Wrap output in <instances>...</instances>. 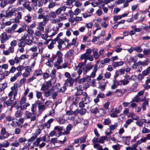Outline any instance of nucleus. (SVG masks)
<instances>
[{
  "label": "nucleus",
  "instance_id": "obj_49",
  "mask_svg": "<svg viewBox=\"0 0 150 150\" xmlns=\"http://www.w3.org/2000/svg\"><path fill=\"white\" fill-rule=\"evenodd\" d=\"M136 124L137 125L140 127H141L142 126L143 124L142 122L141 119H138L136 122Z\"/></svg>",
  "mask_w": 150,
  "mask_h": 150
},
{
  "label": "nucleus",
  "instance_id": "obj_44",
  "mask_svg": "<svg viewBox=\"0 0 150 150\" xmlns=\"http://www.w3.org/2000/svg\"><path fill=\"white\" fill-rule=\"evenodd\" d=\"M56 71L55 69H54L52 70L51 73L50 74V76L52 78V79H54L56 77Z\"/></svg>",
  "mask_w": 150,
  "mask_h": 150
},
{
  "label": "nucleus",
  "instance_id": "obj_50",
  "mask_svg": "<svg viewBox=\"0 0 150 150\" xmlns=\"http://www.w3.org/2000/svg\"><path fill=\"white\" fill-rule=\"evenodd\" d=\"M18 124V122L16 121V119H14L12 121L11 124V126L14 127H16Z\"/></svg>",
  "mask_w": 150,
  "mask_h": 150
},
{
  "label": "nucleus",
  "instance_id": "obj_38",
  "mask_svg": "<svg viewBox=\"0 0 150 150\" xmlns=\"http://www.w3.org/2000/svg\"><path fill=\"white\" fill-rule=\"evenodd\" d=\"M60 140L59 142L60 143H64L66 141L67 138L64 136V135L61 136L59 138Z\"/></svg>",
  "mask_w": 150,
  "mask_h": 150
},
{
  "label": "nucleus",
  "instance_id": "obj_31",
  "mask_svg": "<svg viewBox=\"0 0 150 150\" xmlns=\"http://www.w3.org/2000/svg\"><path fill=\"white\" fill-rule=\"evenodd\" d=\"M97 70V66L95 65L94 67L93 71L91 73V75L90 76L91 77L94 78L95 77L96 74V72Z\"/></svg>",
  "mask_w": 150,
  "mask_h": 150
},
{
  "label": "nucleus",
  "instance_id": "obj_63",
  "mask_svg": "<svg viewBox=\"0 0 150 150\" xmlns=\"http://www.w3.org/2000/svg\"><path fill=\"white\" fill-rule=\"evenodd\" d=\"M90 111L92 113L94 114H96L97 112H99L98 109L96 107L93 108H91Z\"/></svg>",
  "mask_w": 150,
  "mask_h": 150
},
{
  "label": "nucleus",
  "instance_id": "obj_1",
  "mask_svg": "<svg viewBox=\"0 0 150 150\" xmlns=\"http://www.w3.org/2000/svg\"><path fill=\"white\" fill-rule=\"evenodd\" d=\"M25 10L21 7L17 8H14L11 9L8 11H7L5 16L6 17H10L16 14L17 12V16L13 20V23H19L20 22L19 20L22 18V14L21 12H24Z\"/></svg>",
  "mask_w": 150,
  "mask_h": 150
},
{
  "label": "nucleus",
  "instance_id": "obj_3",
  "mask_svg": "<svg viewBox=\"0 0 150 150\" xmlns=\"http://www.w3.org/2000/svg\"><path fill=\"white\" fill-rule=\"evenodd\" d=\"M86 54H82L80 56V58L81 59H85L84 62L85 63H86V61L88 60L90 61H93V57L92 55H86Z\"/></svg>",
  "mask_w": 150,
  "mask_h": 150
},
{
  "label": "nucleus",
  "instance_id": "obj_9",
  "mask_svg": "<svg viewBox=\"0 0 150 150\" xmlns=\"http://www.w3.org/2000/svg\"><path fill=\"white\" fill-rule=\"evenodd\" d=\"M91 77L90 76L87 75L84 78L81 79L78 81L79 83L84 82L86 81L89 82L91 81Z\"/></svg>",
  "mask_w": 150,
  "mask_h": 150
},
{
  "label": "nucleus",
  "instance_id": "obj_22",
  "mask_svg": "<svg viewBox=\"0 0 150 150\" xmlns=\"http://www.w3.org/2000/svg\"><path fill=\"white\" fill-rule=\"evenodd\" d=\"M93 57H94L96 59H97L99 58L100 57V54L98 53L97 50H95L94 49L93 50Z\"/></svg>",
  "mask_w": 150,
  "mask_h": 150
},
{
  "label": "nucleus",
  "instance_id": "obj_54",
  "mask_svg": "<svg viewBox=\"0 0 150 150\" xmlns=\"http://www.w3.org/2000/svg\"><path fill=\"white\" fill-rule=\"evenodd\" d=\"M22 115V113L19 110L16 111L15 114V116L17 118L21 117Z\"/></svg>",
  "mask_w": 150,
  "mask_h": 150
},
{
  "label": "nucleus",
  "instance_id": "obj_30",
  "mask_svg": "<svg viewBox=\"0 0 150 150\" xmlns=\"http://www.w3.org/2000/svg\"><path fill=\"white\" fill-rule=\"evenodd\" d=\"M57 39H54L48 45V48L50 49H52L54 47V45L55 44L56 42Z\"/></svg>",
  "mask_w": 150,
  "mask_h": 150
},
{
  "label": "nucleus",
  "instance_id": "obj_17",
  "mask_svg": "<svg viewBox=\"0 0 150 150\" xmlns=\"http://www.w3.org/2000/svg\"><path fill=\"white\" fill-rule=\"evenodd\" d=\"M146 141V137H142L140 140H138L134 144L137 147L138 145L141 144L142 143H144Z\"/></svg>",
  "mask_w": 150,
  "mask_h": 150
},
{
  "label": "nucleus",
  "instance_id": "obj_32",
  "mask_svg": "<svg viewBox=\"0 0 150 150\" xmlns=\"http://www.w3.org/2000/svg\"><path fill=\"white\" fill-rule=\"evenodd\" d=\"M58 30L59 29L57 27H56L54 29H53L51 31V33H50L51 34L50 35V37H52L55 35L57 33Z\"/></svg>",
  "mask_w": 150,
  "mask_h": 150
},
{
  "label": "nucleus",
  "instance_id": "obj_37",
  "mask_svg": "<svg viewBox=\"0 0 150 150\" xmlns=\"http://www.w3.org/2000/svg\"><path fill=\"white\" fill-rule=\"evenodd\" d=\"M149 73H150V68H147L142 72V74L144 76H146Z\"/></svg>",
  "mask_w": 150,
  "mask_h": 150
},
{
  "label": "nucleus",
  "instance_id": "obj_12",
  "mask_svg": "<svg viewBox=\"0 0 150 150\" xmlns=\"http://www.w3.org/2000/svg\"><path fill=\"white\" fill-rule=\"evenodd\" d=\"M72 125L70 124H69L67 126L66 128V130L64 131V132H60L59 136H61L62 134L63 135H67L69 133V132L71 130V128L72 127Z\"/></svg>",
  "mask_w": 150,
  "mask_h": 150
},
{
  "label": "nucleus",
  "instance_id": "obj_13",
  "mask_svg": "<svg viewBox=\"0 0 150 150\" xmlns=\"http://www.w3.org/2000/svg\"><path fill=\"white\" fill-rule=\"evenodd\" d=\"M10 74V72L6 71L0 74V81L4 79L5 77Z\"/></svg>",
  "mask_w": 150,
  "mask_h": 150
},
{
  "label": "nucleus",
  "instance_id": "obj_6",
  "mask_svg": "<svg viewBox=\"0 0 150 150\" xmlns=\"http://www.w3.org/2000/svg\"><path fill=\"white\" fill-rule=\"evenodd\" d=\"M120 113V111L119 110H118L116 108H113L112 110V111H111L110 116L112 117H118V115H117V114Z\"/></svg>",
  "mask_w": 150,
  "mask_h": 150
},
{
  "label": "nucleus",
  "instance_id": "obj_16",
  "mask_svg": "<svg viewBox=\"0 0 150 150\" xmlns=\"http://www.w3.org/2000/svg\"><path fill=\"white\" fill-rule=\"evenodd\" d=\"M32 16L30 14H28L25 16L24 18L25 21L28 23H30L32 21Z\"/></svg>",
  "mask_w": 150,
  "mask_h": 150
},
{
  "label": "nucleus",
  "instance_id": "obj_34",
  "mask_svg": "<svg viewBox=\"0 0 150 150\" xmlns=\"http://www.w3.org/2000/svg\"><path fill=\"white\" fill-rule=\"evenodd\" d=\"M63 127H61L59 126H56L54 127V130H57L58 132H59L58 134V136H57V137H59L60 136H59L60 135L59 133L61 132H60L63 129Z\"/></svg>",
  "mask_w": 150,
  "mask_h": 150
},
{
  "label": "nucleus",
  "instance_id": "obj_28",
  "mask_svg": "<svg viewBox=\"0 0 150 150\" xmlns=\"http://www.w3.org/2000/svg\"><path fill=\"white\" fill-rule=\"evenodd\" d=\"M42 74V71L40 69L36 70L33 73L34 75L36 76H40Z\"/></svg>",
  "mask_w": 150,
  "mask_h": 150
},
{
  "label": "nucleus",
  "instance_id": "obj_56",
  "mask_svg": "<svg viewBox=\"0 0 150 150\" xmlns=\"http://www.w3.org/2000/svg\"><path fill=\"white\" fill-rule=\"evenodd\" d=\"M19 40L20 42V43H18V46L20 47H24L25 45V43L23 41V40L21 39H19Z\"/></svg>",
  "mask_w": 150,
  "mask_h": 150
},
{
  "label": "nucleus",
  "instance_id": "obj_53",
  "mask_svg": "<svg viewBox=\"0 0 150 150\" xmlns=\"http://www.w3.org/2000/svg\"><path fill=\"white\" fill-rule=\"evenodd\" d=\"M66 4L68 8H71L72 7V1L71 0H67L66 2Z\"/></svg>",
  "mask_w": 150,
  "mask_h": 150
},
{
  "label": "nucleus",
  "instance_id": "obj_35",
  "mask_svg": "<svg viewBox=\"0 0 150 150\" xmlns=\"http://www.w3.org/2000/svg\"><path fill=\"white\" fill-rule=\"evenodd\" d=\"M93 67V65L92 64V63L91 62H89L86 65V69L87 70L89 71L91 70Z\"/></svg>",
  "mask_w": 150,
  "mask_h": 150
},
{
  "label": "nucleus",
  "instance_id": "obj_51",
  "mask_svg": "<svg viewBox=\"0 0 150 150\" xmlns=\"http://www.w3.org/2000/svg\"><path fill=\"white\" fill-rule=\"evenodd\" d=\"M53 119H51L49 120L46 123L44 124L45 126L47 127V128H48L50 127V124L53 122Z\"/></svg>",
  "mask_w": 150,
  "mask_h": 150
},
{
  "label": "nucleus",
  "instance_id": "obj_40",
  "mask_svg": "<svg viewBox=\"0 0 150 150\" xmlns=\"http://www.w3.org/2000/svg\"><path fill=\"white\" fill-rule=\"evenodd\" d=\"M23 41H24L25 44L29 45H31L33 42L32 40H30L29 38Z\"/></svg>",
  "mask_w": 150,
  "mask_h": 150
},
{
  "label": "nucleus",
  "instance_id": "obj_47",
  "mask_svg": "<svg viewBox=\"0 0 150 150\" xmlns=\"http://www.w3.org/2000/svg\"><path fill=\"white\" fill-rule=\"evenodd\" d=\"M110 61V59L108 58H106L101 60L100 63L103 64L109 63Z\"/></svg>",
  "mask_w": 150,
  "mask_h": 150
},
{
  "label": "nucleus",
  "instance_id": "obj_21",
  "mask_svg": "<svg viewBox=\"0 0 150 150\" xmlns=\"http://www.w3.org/2000/svg\"><path fill=\"white\" fill-rule=\"evenodd\" d=\"M122 138L123 141L125 142V144L128 145L129 144V140L131 138V136L122 137Z\"/></svg>",
  "mask_w": 150,
  "mask_h": 150
},
{
  "label": "nucleus",
  "instance_id": "obj_60",
  "mask_svg": "<svg viewBox=\"0 0 150 150\" xmlns=\"http://www.w3.org/2000/svg\"><path fill=\"white\" fill-rule=\"evenodd\" d=\"M25 72L30 74V72L32 71L31 67H29L28 66H26L25 67Z\"/></svg>",
  "mask_w": 150,
  "mask_h": 150
},
{
  "label": "nucleus",
  "instance_id": "obj_36",
  "mask_svg": "<svg viewBox=\"0 0 150 150\" xmlns=\"http://www.w3.org/2000/svg\"><path fill=\"white\" fill-rule=\"evenodd\" d=\"M149 60L148 59H146L143 62L138 61L139 63L140 66H145L147 65L148 64Z\"/></svg>",
  "mask_w": 150,
  "mask_h": 150
},
{
  "label": "nucleus",
  "instance_id": "obj_4",
  "mask_svg": "<svg viewBox=\"0 0 150 150\" xmlns=\"http://www.w3.org/2000/svg\"><path fill=\"white\" fill-rule=\"evenodd\" d=\"M133 77H134V76H132L130 77L129 75L126 74L125 76V79H123L120 80V82L123 85H126L129 83V80Z\"/></svg>",
  "mask_w": 150,
  "mask_h": 150
},
{
  "label": "nucleus",
  "instance_id": "obj_33",
  "mask_svg": "<svg viewBox=\"0 0 150 150\" xmlns=\"http://www.w3.org/2000/svg\"><path fill=\"white\" fill-rule=\"evenodd\" d=\"M36 96L38 99H41L42 101L44 100L42 98V93L41 92L36 91Z\"/></svg>",
  "mask_w": 150,
  "mask_h": 150
},
{
  "label": "nucleus",
  "instance_id": "obj_5",
  "mask_svg": "<svg viewBox=\"0 0 150 150\" xmlns=\"http://www.w3.org/2000/svg\"><path fill=\"white\" fill-rule=\"evenodd\" d=\"M82 96H83V97L82 98V100L84 103L87 104L91 102V99L88 96L86 93L83 92Z\"/></svg>",
  "mask_w": 150,
  "mask_h": 150
},
{
  "label": "nucleus",
  "instance_id": "obj_27",
  "mask_svg": "<svg viewBox=\"0 0 150 150\" xmlns=\"http://www.w3.org/2000/svg\"><path fill=\"white\" fill-rule=\"evenodd\" d=\"M24 6L29 11H31L32 8L30 6V4L29 2L25 3L24 4Z\"/></svg>",
  "mask_w": 150,
  "mask_h": 150
},
{
  "label": "nucleus",
  "instance_id": "obj_59",
  "mask_svg": "<svg viewBox=\"0 0 150 150\" xmlns=\"http://www.w3.org/2000/svg\"><path fill=\"white\" fill-rule=\"evenodd\" d=\"M25 67L24 66L21 65H19L16 67V70L20 72H21L22 71H23Z\"/></svg>",
  "mask_w": 150,
  "mask_h": 150
},
{
  "label": "nucleus",
  "instance_id": "obj_19",
  "mask_svg": "<svg viewBox=\"0 0 150 150\" xmlns=\"http://www.w3.org/2000/svg\"><path fill=\"white\" fill-rule=\"evenodd\" d=\"M37 111V105L35 104H33L31 108V111L33 115L34 114H38V113H37L36 112Z\"/></svg>",
  "mask_w": 150,
  "mask_h": 150
},
{
  "label": "nucleus",
  "instance_id": "obj_48",
  "mask_svg": "<svg viewBox=\"0 0 150 150\" xmlns=\"http://www.w3.org/2000/svg\"><path fill=\"white\" fill-rule=\"evenodd\" d=\"M57 120L60 124H63L66 121L64 119H63L60 117L57 118Z\"/></svg>",
  "mask_w": 150,
  "mask_h": 150
},
{
  "label": "nucleus",
  "instance_id": "obj_2",
  "mask_svg": "<svg viewBox=\"0 0 150 150\" xmlns=\"http://www.w3.org/2000/svg\"><path fill=\"white\" fill-rule=\"evenodd\" d=\"M49 140L50 137L49 135H46L42 137L37 138L36 141L34 142L33 144L34 146H38L41 141H43L47 142Z\"/></svg>",
  "mask_w": 150,
  "mask_h": 150
},
{
  "label": "nucleus",
  "instance_id": "obj_25",
  "mask_svg": "<svg viewBox=\"0 0 150 150\" xmlns=\"http://www.w3.org/2000/svg\"><path fill=\"white\" fill-rule=\"evenodd\" d=\"M68 16V14L67 13H64L61 15V16H58L60 21L66 20L67 19V17Z\"/></svg>",
  "mask_w": 150,
  "mask_h": 150
},
{
  "label": "nucleus",
  "instance_id": "obj_52",
  "mask_svg": "<svg viewBox=\"0 0 150 150\" xmlns=\"http://www.w3.org/2000/svg\"><path fill=\"white\" fill-rule=\"evenodd\" d=\"M81 86H79V88H77V93L76 95H80L82 94V91L81 89Z\"/></svg>",
  "mask_w": 150,
  "mask_h": 150
},
{
  "label": "nucleus",
  "instance_id": "obj_23",
  "mask_svg": "<svg viewBox=\"0 0 150 150\" xmlns=\"http://www.w3.org/2000/svg\"><path fill=\"white\" fill-rule=\"evenodd\" d=\"M133 122V120L131 119H128L126 121L124 125V127L125 128H127L128 125L130 124Z\"/></svg>",
  "mask_w": 150,
  "mask_h": 150
},
{
  "label": "nucleus",
  "instance_id": "obj_29",
  "mask_svg": "<svg viewBox=\"0 0 150 150\" xmlns=\"http://www.w3.org/2000/svg\"><path fill=\"white\" fill-rule=\"evenodd\" d=\"M1 134L4 136H7V138L9 136L8 133L6 130L5 128L3 127L2 128L1 131Z\"/></svg>",
  "mask_w": 150,
  "mask_h": 150
},
{
  "label": "nucleus",
  "instance_id": "obj_18",
  "mask_svg": "<svg viewBox=\"0 0 150 150\" xmlns=\"http://www.w3.org/2000/svg\"><path fill=\"white\" fill-rule=\"evenodd\" d=\"M74 50H70L67 52L65 54V57L66 58L71 59L72 57L73 54L74 53Z\"/></svg>",
  "mask_w": 150,
  "mask_h": 150
},
{
  "label": "nucleus",
  "instance_id": "obj_14",
  "mask_svg": "<svg viewBox=\"0 0 150 150\" xmlns=\"http://www.w3.org/2000/svg\"><path fill=\"white\" fill-rule=\"evenodd\" d=\"M11 91L14 92V96H16L18 91V85L16 84H15L11 88Z\"/></svg>",
  "mask_w": 150,
  "mask_h": 150
},
{
  "label": "nucleus",
  "instance_id": "obj_10",
  "mask_svg": "<svg viewBox=\"0 0 150 150\" xmlns=\"http://www.w3.org/2000/svg\"><path fill=\"white\" fill-rule=\"evenodd\" d=\"M30 104L28 103L17 104V108H20L21 110H23L26 109L27 107L29 106Z\"/></svg>",
  "mask_w": 150,
  "mask_h": 150
},
{
  "label": "nucleus",
  "instance_id": "obj_42",
  "mask_svg": "<svg viewBox=\"0 0 150 150\" xmlns=\"http://www.w3.org/2000/svg\"><path fill=\"white\" fill-rule=\"evenodd\" d=\"M33 114L32 113H31L28 111H25V119H28L30 118Z\"/></svg>",
  "mask_w": 150,
  "mask_h": 150
},
{
  "label": "nucleus",
  "instance_id": "obj_7",
  "mask_svg": "<svg viewBox=\"0 0 150 150\" xmlns=\"http://www.w3.org/2000/svg\"><path fill=\"white\" fill-rule=\"evenodd\" d=\"M8 39V37L6 32H4L1 34L0 39V41L1 43H4Z\"/></svg>",
  "mask_w": 150,
  "mask_h": 150
},
{
  "label": "nucleus",
  "instance_id": "obj_57",
  "mask_svg": "<svg viewBox=\"0 0 150 150\" xmlns=\"http://www.w3.org/2000/svg\"><path fill=\"white\" fill-rule=\"evenodd\" d=\"M85 137H82L80 139H77L76 140V143L79 142L80 143L84 142L85 141Z\"/></svg>",
  "mask_w": 150,
  "mask_h": 150
},
{
  "label": "nucleus",
  "instance_id": "obj_41",
  "mask_svg": "<svg viewBox=\"0 0 150 150\" xmlns=\"http://www.w3.org/2000/svg\"><path fill=\"white\" fill-rule=\"evenodd\" d=\"M137 147L136 145L134 144L132 145V147L128 146L126 147L125 149L126 150H137Z\"/></svg>",
  "mask_w": 150,
  "mask_h": 150
},
{
  "label": "nucleus",
  "instance_id": "obj_15",
  "mask_svg": "<svg viewBox=\"0 0 150 150\" xmlns=\"http://www.w3.org/2000/svg\"><path fill=\"white\" fill-rule=\"evenodd\" d=\"M74 82V80L71 78H69L66 80L65 84L70 86L73 85Z\"/></svg>",
  "mask_w": 150,
  "mask_h": 150
},
{
  "label": "nucleus",
  "instance_id": "obj_46",
  "mask_svg": "<svg viewBox=\"0 0 150 150\" xmlns=\"http://www.w3.org/2000/svg\"><path fill=\"white\" fill-rule=\"evenodd\" d=\"M44 96L46 97H48L51 95L50 91L49 89L45 91L44 92Z\"/></svg>",
  "mask_w": 150,
  "mask_h": 150
},
{
  "label": "nucleus",
  "instance_id": "obj_43",
  "mask_svg": "<svg viewBox=\"0 0 150 150\" xmlns=\"http://www.w3.org/2000/svg\"><path fill=\"white\" fill-rule=\"evenodd\" d=\"M140 96L137 95L135 96L134 99L132 100L131 102H135L138 103L140 101Z\"/></svg>",
  "mask_w": 150,
  "mask_h": 150
},
{
  "label": "nucleus",
  "instance_id": "obj_11",
  "mask_svg": "<svg viewBox=\"0 0 150 150\" xmlns=\"http://www.w3.org/2000/svg\"><path fill=\"white\" fill-rule=\"evenodd\" d=\"M132 67L134 69H138L137 70V72H140L142 69V67L140 66L139 62H137L135 63L132 65Z\"/></svg>",
  "mask_w": 150,
  "mask_h": 150
},
{
  "label": "nucleus",
  "instance_id": "obj_24",
  "mask_svg": "<svg viewBox=\"0 0 150 150\" xmlns=\"http://www.w3.org/2000/svg\"><path fill=\"white\" fill-rule=\"evenodd\" d=\"M25 26L28 27V29L27 30V33L30 37H32L34 33L33 30L31 28H30L28 26L25 25Z\"/></svg>",
  "mask_w": 150,
  "mask_h": 150
},
{
  "label": "nucleus",
  "instance_id": "obj_39",
  "mask_svg": "<svg viewBox=\"0 0 150 150\" xmlns=\"http://www.w3.org/2000/svg\"><path fill=\"white\" fill-rule=\"evenodd\" d=\"M30 36L26 33H24L22 34V36L21 38L22 40H23V41L29 38Z\"/></svg>",
  "mask_w": 150,
  "mask_h": 150
},
{
  "label": "nucleus",
  "instance_id": "obj_62",
  "mask_svg": "<svg viewBox=\"0 0 150 150\" xmlns=\"http://www.w3.org/2000/svg\"><path fill=\"white\" fill-rule=\"evenodd\" d=\"M117 127V124H116L115 125H110V131H113Z\"/></svg>",
  "mask_w": 150,
  "mask_h": 150
},
{
  "label": "nucleus",
  "instance_id": "obj_64",
  "mask_svg": "<svg viewBox=\"0 0 150 150\" xmlns=\"http://www.w3.org/2000/svg\"><path fill=\"white\" fill-rule=\"evenodd\" d=\"M112 148L114 150H120V145L118 144H117L112 146Z\"/></svg>",
  "mask_w": 150,
  "mask_h": 150
},
{
  "label": "nucleus",
  "instance_id": "obj_45",
  "mask_svg": "<svg viewBox=\"0 0 150 150\" xmlns=\"http://www.w3.org/2000/svg\"><path fill=\"white\" fill-rule=\"evenodd\" d=\"M49 16L50 17L55 18L56 17L57 14L56 13V12L51 11L49 13Z\"/></svg>",
  "mask_w": 150,
  "mask_h": 150
},
{
  "label": "nucleus",
  "instance_id": "obj_55",
  "mask_svg": "<svg viewBox=\"0 0 150 150\" xmlns=\"http://www.w3.org/2000/svg\"><path fill=\"white\" fill-rule=\"evenodd\" d=\"M111 123V121L110 119L108 118L105 119L104 120V121L103 122V124L105 125H110Z\"/></svg>",
  "mask_w": 150,
  "mask_h": 150
},
{
  "label": "nucleus",
  "instance_id": "obj_61",
  "mask_svg": "<svg viewBox=\"0 0 150 150\" xmlns=\"http://www.w3.org/2000/svg\"><path fill=\"white\" fill-rule=\"evenodd\" d=\"M51 22L53 23H59L60 21V20L59 18L55 19H51L50 20Z\"/></svg>",
  "mask_w": 150,
  "mask_h": 150
},
{
  "label": "nucleus",
  "instance_id": "obj_8",
  "mask_svg": "<svg viewBox=\"0 0 150 150\" xmlns=\"http://www.w3.org/2000/svg\"><path fill=\"white\" fill-rule=\"evenodd\" d=\"M62 62V58H57V60L54 64L55 67L57 69H62L61 66H59V65L61 64Z\"/></svg>",
  "mask_w": 150,
  "mask_h": 150
},
{
  "label": "nucleus",
  "instance_id": "obj_20",
  "mask_svg": "<svg viewBox=\"0 0 150 150\" xmlns=\"http://www.w3.org/2000/svg\"><path fill=\"white\" fill-rule=\"evenodd\" d=\"M66 7L65 6H62L59 8L56 11V13L57 15L60 14L62 11H66Z\"/></svg>",
  "mask_w": 150,
  "mask_h": 150
},
{
  "label": "nucleus",
  "instance_id": "obj_26",
  "mask_svg": "<svg viewBox=\"0 0 150 150\" xmlns=\"http://www.w3.org/2000/svg\"><path fill=\"white\" fill-rule=\"evenodd\" d=\"M115 93H116L119 97H120L123 96L124 94L123 92H122L121 90L120 89H117L115 92Z\"/></svg>",
  "mask_w": 150,
  "mask_h": 150
},
{
  "label": "nucleus",
  "instance_id": "obj_58",
  "mask_svg": "<svg viewBox=\"0 0 150 150\" xmlns=\"http://www.w3.org/2000/svg\"><path fill=\"white\" fill-rule=\"evenodd\" d=\"M69 40L68 39H65L63 42V44H64L65 45L66 48H68L71 45L69 44Z\"/></svg>",
  "mask_w": 150,
  "mask_h": 150
}]
</instances>
